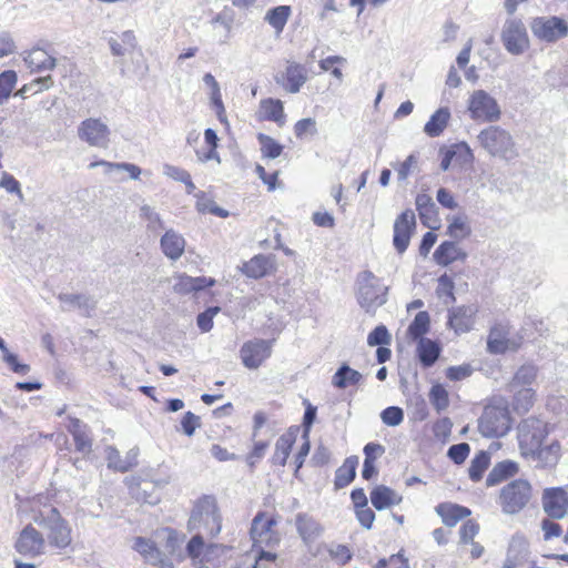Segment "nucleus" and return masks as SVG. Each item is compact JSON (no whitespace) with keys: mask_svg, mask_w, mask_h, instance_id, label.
I'll return each mask as SVG.
<instances>
[{"mask_svg":"<svg viewBox=\"0 0 568 568\" xmlns=\"http://www.w3.org/2000/svg\"><path fill=\"white\" fill-rule=\"evenodd\" d=\"M99 165H102L106 169V173H111L112 171H126L129 174H130V178L132 180H138L140 174H141V169L133 164V163H126V162H122V163H111V162H106V161H97V162H92L90 164V168H95V166H99Z\"/></svg>","mask_w":568,"mask_h":568,"instance_id":"45","label":"nucleus"},{"mask_svg":"<svg viewBox=\"0 0 568 568\" xmlns=\"http://www.w3.org/2000/svg\"><path fill=\"white\" fill-rule=\"evenodd\" d=\"M449 149L460 164H469L474 161L473 151L466 142L456 143Z\"/></svg>","mask_w":568,"mask_h":568,"instance_id":"56","label":"nucleus"},{"mask_svg":"<svg viewBox=\"0 0 568 568\" xmlns=\"http://www.w3.org/2000/svg\"><path fill=\"white\" fill-rule=\"evenodd\" d=\"M291 13L292 9L290 6H278L266 12L265 21L277 32H282Z\"/></svg>","mask_w":568,"mask_h":568,"instance_id":"40","label":"nucleus"},{"mask_svg":"<svg viewBox=\"0 0 568 568\" xmlns=\"http://www.w3.org/2000/svg\"><path fill=\"white\" fill-rule=\"evenodd\" d=\"M357 466V456H349L344 460L335 473L334 485L337 489L348 486L355 479Z\"/></svg>","mask_w":568,"mask_h":568,"instance_id":"32","label":"nucleus"},{"mask_svg":"<svg viewBox=\"0 0 568 568\" xmlns=\"http://www.w3.org/2000/svg\"><path fill=\"white\" fill-rule=\"evenodd\" d=\"M234 20V11L230 8H224L211 20L213 30L220 34V42L225 43L230 39Z\"/></svg>","mask_w":568,"mask_h":568,"instance_id":"29","label":"nucleus"},{"mask_svg":"<svg viewBox=\"0 0 568 568\" xmlns=\"http://www.w3.org/2000/svg\"><path fill=\"white\" fill-rule=\"evenodd\" d=\"M105 452H106V462H108L109 468H112V469L121 471V473L128 471V466L125 465V460L123 457H121L120 452L115 447L108 446Z\"/></svg>","mask_w":568,"mask_h":568,"instance_id":"57","label":"nucleus"},{"mask_svg":"<svg viewBox=\"0 0 568 568\" xmlns=\"http://www.w3.org/2000/svg\"><path fill=\"white\" fill-rule=\"evenodd\" d=\"M24 61L33 71L53 70L57 65V60L40 48H34L28 52Z\"/></svg>","mask_w":568,"mask_h":568,"instance_id":"30","label":"nucleus"},{"mask_svg":"<svg viewBox=\"0 0 568 568\" xmlns=\"http://www.w3.org/2000/svg\"><path fill=\"white\" fill-rule=\"evenodd\" d=\"M221 308L219 306H211L204 312L200 313L196 317L197 327L203 332L207 333L213 328V318Z\"/></svg>","mask_w":568,"mask_h":568,"instance_id":"55","label":"nucleus"},{"mask_svg":"<svg viewBox=\"0 0 568 568\" xmlns=\"http://www.w3.org/2000/svg\"><path fill=\"white\" fill-rule=\"evenodd\" d=\"M518 471V466L515 462L504 460L494 466L486 478L487 486H495L500 481L514 476Z\"/></svg>","mask_w":568,"mask_h":568,"instance_id":"37","label":"nucleus"},{"mask_svg":"<svg viewBox=\"0 0 568 568\" xmlns=\"http://www.w3.org/2000/svg\"><path fill=\"white\" fill-rule=\"evenodd\" d=\"M508 332L503 325H495L491 327L488 341L487 349L491 354H503L508 349H516L519 344L507 337Z\"/></svg>","mask_w":568,"mask_h":568,"instance_id":"26","label":"nucleus"},{"mask_svg":"<svg viewBox=\"0 0 568 568\" xmlns=\"http://www.w3.org/2000/svg\"><path fill=\"white\" fill-rule=\"evenodd\" d=\"M449 119L450 112L448 108L438 109L425 124L424 132L430 138L439 136L446 129Z\"/></svg>","mask_w":568,"mask_h":568,"instance_id":"36","label":"nucleus"},{"mask_svg":"<svg viewBox=\"0 0 568 568\" xmlns=\"http://www.w3.org/2000/svg\"><path fill=\"white\" fill-rule=\"evenodd\" d=\"M295 526L305 545L313 544L324 531L323 526L313 516L306 513H298L296 515Z\"/></svg>","mask_w":568,"mask_h":568,"instance_id":"22","label":"nucleus"},{"mask_svg":"<svg viewBox=\"0 0 568 568\" xmlns=\"http://www.w3.org/2000/svg\"><path fill=\"white\" fill-rule=\"evenodd\" d=\"M430 317L426 311H420L416 314L414 321L409 324L407 333L413 339L424 338L429 329Z\"/></svg>","mask_w":568,"mask_h":568,"instance_id":"42","label":"nucleus"},{"mask_svg":"<svg viewBox=\"0 0 568 568\" xmlns=\"http://www.w3.org/2000/svg\"><path fill=\"white\" fill-rule=\"evenodd\" d=\"M477 312L478 308L475 305L456 307L449 311L448 323L456 333H466L471 329Z\"/></svg>","mask_w":568,"mask_h":568,"instance_id":"23","label":"nucleus"},{"mask_svg":"<svg viewBox=\"0 0 568 568\" xmlns=\"http://www.w3.org/2000/svg\"><path fill=\"white\" fill-rule=\"evenodd\" d=\"M44 545L43 536L34 527L28 525L20 532L14 548L20 555L34 558L43 554Z\"/></svg>","mask_w":568,"mask_h":568,"instance_id":"14","label":"nucleus"},{"mask_svg":"<svg viewBox=\"0 0 568 568\" xmlns=\"http://www.w3.org/2000/svg\"><path fill=\"white\" fill-rule=\"evenodd\" d=\"M531 497V486L527 480L516 479L503 487L499 503L505 514H518Z\"/></svg>","mask_w":568,"mask_h":568,"instance_id":"5","label":"nucleus"},{"mask_svg":"<svg viewBox=\"0 0 568 568\" xmlns=\"http://www.w3.org/2000/svg\"><path fill=\"white\" fill-rule=\"evenodd\" d=\"M196 196V209L201 213H211L220 217H227L229 212L215 204L213 200L206 196L204 192H199Z\"/></svg>","mask_w":568,"mask_h":568,"instance_id":"47","label":"nucleus"},{"mask_svg":"<svg viewBox=\"0 0 568 568\" xmlns=\"http://www.w3.org/2000/svg\"><path fill=\"white\" fill-rule=\"evenodd\" d=\"M529 544L521 535H514L509 541L506 559L501 568H516L527 561L529 556Z\"/></svg>","mask_w":568,"mask_h":568,"instance_id":"21","label":"nucleus"},{"mask_svg":"<svg viewBox=\"0 0 568 568\" xmlns=\"http://www.w3.org/2000/svg\"><path fill=\"white\" fill-rule=\"evenodd\" d=\"M392 336L385 325L376 326L367 336V344L369 346L389 345Z\"/></svg>","mask_w":568,"mask_h":568,"instance_id":"52","label":"nucleus"},{"mask_svg":"<svg viewBox=\"0 0 568 568\" xmlns=\"http://www.w3.org/2000/svg\"><path fill=\"white\" fill-rule=\"evenodd\" d=\"M436 513L440 516L443 523L448 527H454L456 524L468 517L471 511L469 508L457 505L443 503L436 507Z\"/></svg>","mask_w":568,"mask_h":568,"instance_id":"28","label":"nucleus"},{"mask_svg":"<svg viewBox=\"0 0 568 568\" xmlns=\"http://www.w3.org/2000/svg\"><path fill=\"white\" fill-rule=\"evenodd\" d=\"M213 285H215V280L213 277H192L186 274H180L175 277L173 291L179 295H195L197 292H201Z\"/></svg>","mask_w":568,"mask_h":568,"instance_id":"20","label":"nucleus"},{"mask_svg":"<svg viewBox=\"0 0 568 568\" xmlns=\"http://www.w3.org/2000/svg\"><path fill=\"white\" fill-rule=\"evenodd\" d=\"M261 109L264 113V119L277 123L278 126H283L285 124L284 106L281 100H263L261 102Z\"/></svg>","mask_w":568,"mask_h":568,"instance_id":"39","label":"nucleus"},{"mask_svg":"<svg viewBox=\"0 0 568 568\" xmlns=\"http://www.w3.org/2000/svg\"><path fill=\"white\" fill-rule=\"evenodd\" d=\"M203 82L209 85L212 90L211 99L216 108V112L220 115L221 112L224 111V105L221 99L220 85L215 78L211 73H205L203 77Z\"/></svg>","mask_w":568,"mask_h":568,"instance_id":"54","label":"nucleus"},{"mask_svg":"<svg viewBox=\"0 0 568 568\" xmlns=\"http://www.w3.org/2000/svg\"><path fill=\"white\" fill-rule=\"evenodd\" d=\"M356 300L359 306L368 314L387 302L388 286L373 272L363 271L356 277Z\"/></svg>","mask_w":568,"mask_h":568,"instance_id":"3","label":"nucleus"},{"mask_svg":"<svg viewBox=\"0 0 568 568\" xmlns=\"http://www.w3.org/2000/svg\"><path fill=\"white\" fill-rule=\"evenodd\" d=\"M140 216L148 222V227L151 230H156L161 226L159 214L148 204L140 207Z\"/></svg>","mask_w":568,"mask_h":568,"instance_id":"63","label":"nucleus"},{"mask_svg":"<svg viewBox=\"0 0 568 568\" xmlns=\"http://www.w3.org/2000/svg\"><path fill=\"white\" fill-rule=\"evenodd\" d=\"M78 134L91 146L105 149L109 145L110 130L100 119L84 120L78 129Z\"/></svg>","mask_w":568,"mask_h":568,"instance_id":"13","label":"nucleus"},{"mask_svg":"<svg viewBox=\"0 0 568 568\" xmlns=\"http://www.w3.org/2000/svg\"><path fill=\"white\" fill-rule=\"evenodd\" d=\"M363 375L343 363L332 377V385L336 388L344 389L348 386L357 385L362 382Z\"/></svg>","mask_w":568,"mask_h":568,"instance_id":"31","label":"nucleus"},{"mask_svg":"<svg viewBox=\"0 0 568 568\" xmlns=\"http://www.w3.org/2000/svg\"><path fill=\"white\" fill-rule=\"evenodd\" d=\"M277 84H281L287 92L297 93L307 81L306 69L298 63H290L285 72L275 77Z\"/></svg>","mask_w":568,"mask_h":568,"instance_id":"17","label":"nucleus"},{"mask_svg":"<svg viewBox=\"0 0 568 568\" xmlns=\"http://www.w3.org/2000/svg\"><path fill=\"white\" fill-rule=\"evenodd\" d=\"M194 532V536L189 540L186 545V554L193 560H200V562H203L202 557L205 554L206 547L205 539L209 537L202 532Z\"/></svg>","mask_w":568,"mask_h":568,"instance_id":"46","label":"nucleus"},{"mask_svg":"<svg viewBox=\"0 0 568 568\" xmlns=\"http://www.w3.org/2000/svg\"><path fill=\"white\" fill-rule=\"evenodd\" d=\"M416 226L415 214L412 210L404 211L394 223L395 248H407L410 235Z\"/></svg>","mask_w":568,"mask_h":568,"instance_id":"18","label":"nucleus"},{"mask_svg":"<svg viewBox=\"0 0 568 568\" xmlns=\"http://www.w3.org/2000/svg\"><path fill=\"white\" fill-rule=\"evenodd\" d=\"M440 354L439 345L429 338H420L417 344V356L424 367L433 366Z\"/></svg>","mask_w":568,"mask_h":568,"instance_id":"33","label":"nucleus"},{"mask_svg":"<svg viewBox=\"0 0 568 568\" xmlns=\"http://www.w3.org/2000/svg\"><path fill=\"white\" fill-rule=\"evenodd\" d=\"M17 82V73L8 70L0 73V104L7 101Z\"/></svg>","mask_w":568,"mask_h":568,"instance_id":"49","label":"nucleus"},{"mask_svg":"<svg viewBox=\"0 0 568 568\" xmlns=\"http://www.w3.org/2000/svg\"><path fill=\"white\" fill-rule=\"evenodd\" d=\"M402 500V495L385 485H378L371 491V503L377 510L399 505Z\"/></svg>","mask_w":568,"mask_h":568,"instance_id":"27","label":"nucleus"},{"mask_svg":"<svg viewBox=\"0 0 568 568\" xmlns=\"http://www.w3.org/2000/svg\"><path fill=\"white\" fill-rule=\"evenodd\" d=\"M514 394V406L517 410L527 412L534 404L535 390L532 387L509 389Z\"/></svg>","mask_w":568,"mask_h":568,"instance_id":"43","label":"nucleus"},{"mask_svg":"<svg viewBox=\"0 0 568 568\" xmlns=\"http://www.w3.org/2000/svg\"><path fill=\"white\" fill-rule=\"evenodd\" d=\"M294 133L298 139L306 135H315L317 133L316 121L312 118H305L297 121L294 125Z\"/></svg>","mask_w":568,"mask_h":568,"instance_id":"58","label":"nucleus"},{"mask_svg":"<svg viewBox=\"0 0 568 568\" xmlns=\"http://www.w3.org/2000/svg\"><path fill=\"white\" fill-rule=\"evenodd\" d=\"M501 42L510 54L519 55L530 45L527 29L519 18H508L501 30Z\"/></svg>","mask_w":568,"mask_h":568,"instance_id":"7","label":"nucleus"},{"mask_svg":"<svg viewBox=\"0 0 568 568\" xmlns=\"http://www.w3.org/2000/svg\"><path fill=\"white\" fill-rule=\"evenodd\" d=\"M108 43L113 55L123 57L126 52L135 49L136 38L133 31L126 30L119 38H110Z\"/></svg>","mask_w":568,"mask_h":568,"instance_id":"34","label":"nucleus"},{"mask_svg":"<svg viewBox=\"0 0 568 568\" xmlns=\"http://www.w3.org/2000/svg\"><path fill=\"white\" fill-rule=\"evenodd\" d=\"M273 341L254 338L245 342L240 349L242 364L248 369H257L272 354Z\"/></svg>","mask_w":568,"mask_h":568,"instance_id":"11","label":"nucleus"},{"mask_svg":"<svg viewBox=\"0 0 568 568\" xmlns=\"http://www.w3.org/2000/svg\"><path fill=\"white\" fill-rule=\"evenodd\" d=\"M467 109L470 118L478 122H496L501 114L496 99L484 90H476L471 93Z\"/></svg>","mask_w":568,"mask_h":568,"instance_id":"8","label":"nucleus"},{"mask_svg":"<svg viewBox=\"0 0 568 568\" xmlns=\"http://www.w3.org/2000/svg\"><path fill=\"white\" fill-rule=\"evenodd\" d=\"M480 146L494 158L511 161L519 155L516 142L509 131L499 125H489L477 135Z\"/></svg>","mask_w":568,"mask_h":568,"instance_id":"4","label":"nucleus"},{"mask_svg":"<svg viewBox=\"0 0 568 568\" xmlns=\"http://www.w3.org/2000/svg\"><path fill=\"white\" fill-rule=\"evenodd\" d=\"M276 268V260L272 253H260L250 261L243 263L241 271L250 278H262L270 275Z\"/></svg>","mask_w":568,"mask_h":568,"instance_id":"16","label":"nucleus"},{"mask_svg":"<svg viewBox=\"0 0 568 568\" xmlns=\"http://www.w3.org/2000/svg\"><path fill=\"white\" fill-rule=\"evenodd\" d=\"M513 427V418L507 400L495 398L487 404L478 418V430L487 438L506 436Z\"/></svg>","mask_w":568,"mask_h":568,"instance_id":"1","label":"nucleus"},{"mask_svg":"<svg viewBox=\"0 0 568 568\" xmlns=\"http://www.w3.org/2000/svg\"><path fill=\"white\" fill-rule=\"evenodd\" d=\"M437 295L440 298L448 297L452 302L455 301L454 282L447 274H443L438 278Z\"/></svg>","mask_w":568,"mask_h":568,"instance_id":"61","label":"nucleus"},{"mask_svg":"<svg viewBox=\"0 0 568 568\" xmlns=\"http://www.w3.org/2000/svg\"><path fill=\"white\" fill-rule=\"evenodd\" d=\"M133 549L151 564H155L161 556V552L156 548L155 544L144 537H136L134 539Z\"/></svg>","mask_w":568,"mask_h":568,"instance_id":"41","label":"nucleus"},{"mask_svg":"<svg viewBox=\"0 0 568 568\" xmlns=\"http://www.w3.org/2000/svg\"><path fill=\"white\" fill-rule=\"evenodd\" d=\"M542 507L549 517L555 519L564 518L568 511L567 493L560 487L545 489Z\"/></svg>","mask_w":568,"mask_h":568,"instance_id":"15","label":"nucleus"},{"mask_svg":"<svg viewBox=\"0 0 568 568\" xmlns=\"http://www.w3.org/2000/svg\"><path fill=\"white\" fill-rule=\"evenodd\" d=\"M429 400L437 412H442L448 407V393L440 384H436L430 388Z\"/></svg>","mask_w":568,"mask_h":568,"instance_id":"50","label":"nucleus"},{"mask_svg":"<svg viewBox=\"0 0 568 568\" xmlns=\"http://www.w3.org/2000/svg\"><path fill=\"white\" fill-rule=\"evenodd\" d=\"M478 531L479 525L474 520H467L459 529L460 541L464 544L473 542Z\"/></svg>","mask_w":568,"mask_h":568,"instance_id":"64","label":"nucleus"},{"mask_svg":"<svg viewBox=\"0 0 568 568\" xmlns=\"http://www.w3.org/2000/svg\"><path fill=\"white\" fill-rule=\"evenodd\" d=\"M187 529L189 531L202 532L210 538L220 534L222 519L216 499L213 496L204 495L195 501L187 521Z\"/></svg>","mask_w":568,"mask_h":568,"instance_id":"2","label":"nucleus"},{"mask_svg":"<svg viewBox=\"0 0 568 568\" xmlns=\"http://www.w3.org/2000/svg\"><path fill=\"white\" fill-rule=\"evenodd\" d=\"M532 34L545 42L552 43L568 36V23L560 17H537L530 23Z\"/></svg>","mask_w":568,"mask_h":568,"instance_id":"9","label":"nucleus"},{"mask_svg":"<svg viewBox=\"0 0 568 568\" xmlns=\"http://www.w3.org/2000/svg\"><path fill=\"white\" fill-rule=\"evenodd\" d=\"M43 525L49 529L48 540L51 546L59 549L70 546L71 529L55 508H52L48 517L43 519Z\"/></svg>","mask_w":568,"mask_h":568,"instance_id":"12","label":"nucleus"},{"mask_svg":"<svg viewBox=\"0 0 568 568\" xmlns=\"http://www.w3.org/2000/svg\"><path fill=\"white\" fill-rule=\"evenodd\" d=\"M490 463V456L487 452L480 450L471 460L468 474L473 481L481 479L483 474L488 468Z\"/></svg>","mask_w":568,"mask_h":568,"instance_id":"44","label":"nucleus"},{"mask_svg":"<svg viewBox=\"0 0 568 568\" xmlns=\"http://www.w3.org/2000/svg\"><path fill=\"white\" fill-rule=\"evenodd\" d=\"M537 377V367L534 365H523L515 373L513 379L509 383V389H516L519 387H532L534 382Z\"/></svg>","mask_w":568,"mask_h":568,"instance_id":"38","label":"nucleus"},{"mask_svg":"<svg viewBox=\"0 0 568 568\" xmlns=\"http://www.w3.org/2000/svg\"><path fill=\"white\" fill-rule=\"evenodd\" d=\"M277 521L273 517H266L264 511H258L252 520L251 538L254 547L273 548L280 542L277 531L274 529Z\"/></svg>","mask_w":568,"mask_h":568,"instance_id":"10","label":"nucleus"},{"mask_svg":"<svg viewBox=\"0 0 568 568\" xmlns=\"http://www.w3.org/2000/svg\"><path fill=\"white\" fill-rule=\"evenodd\" d=\"M382 422L387 426H398L404 420V412L398 406H389L381 413Z\"/></svg>","mask_w":568,"mask_h":568,"instance_id":"53","label":"nucleus"},{"mask_svg":"<svg viewBox=\"0 0 568 568\" xmlns=\"http://www.w3.org/2000/svg\"><path fill=\"white\" fill-rule=\"evenodd\" d=\"M295 439V434L292 432H287L277 438L275 444V450L272 456V463L274 465L284 466L286 464V460L291 454Z\"/></svg>","mask_w":568,"mask_h":568,"instance_id":"35","label":"nucleus"},{"mask_svg":"<svg viewBox=\"0 0 568 568\" xmlns=\"http://www.w3.org/2000/svg\"><path fill=\"white\" fill-rule=\"evenodd\" d=\"M548 435L547 424L537 418L528 417L518 425V444L524 456L526 453H534Z\"/></svg>","mask_w":568,"mask_h":568,"instance_id":"6","label":"nucleus"},{"mask_svg":"<svg viewBox=\"0 0 568 568\" xmlns=\"http://www.w3.org/2000/svg\"><path fill=\"white\" fill-rule=\"evenodd\" d=\"M58 300L61 302V311L70 312L78 310L85 317H90L97 306V302L85 294L60 293Z\"/></svg>","mask_w":568,"mask_h":568,"instance_id":"19","label":"nucleus"},{"mask_svg":"<svg viewBox=\"0 0 568 568\" xmlns=\"http://www.w3.org/2000/svg\"><path fill=\"white\" fill-rule=\"evenodd\" d=\"M184 239L174 231H168L161 239V248H184Z\"/></svg>","mask_w":568,"mask_h":568,"instance_id":"62","label":"nucleus"},{"mask_svg":"<svg viewBox=\"0 0 568 568\" xmlns=\"http://www.w3.org/2000/svg\"><path fill=\"white\" fill-rule=\"evenodd\" d=\"M524 457L535 463L536 467L551 468L556 466L559 460L560 445L556 442L547 446L540 445L534 453H526Z\"/></svg>","mask_w":568,"mask_h":568,"instance_id":"24","label":"nucleus"},{"mask_svg":"<svg viewBox=\"0 0 568 568\" xmlns=\"http://www.w3.org/2000/svg\"><path fill=\"white\" fill-rule=\"evenodd\" d=\"M53 85V79L51 75H45L32 80L30 83L24 84L17 94L22 98L27 97V93L34 90V93L41 92L42 90L50 89Z\"/></svg>","mask_w":568,"mask_h":568,"instance_id":"51","label":"nucleus"},{"mask_svg":"<svg viewBox=\"0 0 568 568\" xmlns=\"http://www.w3.org/2000/svg\"><path fill=\"white\" fill-rule=\"evenodd\" d=\"M257 140L261 145V152L263 156L267 159H276L282 154L283 145L275 141L273 138L264 133H258Z\"/></svg>","mask_w":568,"mask_h":568,"instance_id":"48","label":"nucleus"},{"mask_svg":"<svg viewBox=\"0 0 568 568\" xmlns=\"http://www.w3.org/2000/svg\"><path fill=\"white\" fill-rule=\"evenodd\" d=\"M466 254L463 251H434L433 254L434 261L443 266H446L456 260H464Z\"/></svg>","mask_w":568,"mask_h":568,"instance_id":"59","label":"nucleus"},{"mask_svg":"<svg viewBox=\"0 0 568 568\" xmlns=\"http://www.w3.org/2000/svg\"><path fill=\"white\" fill-rule=\"evenodd\" d=\"M67 428L73 437L75 449L83 455L90 454L92 450V438L88 425L78 418H71Z\"/></svg>","mask_w":568,"mask_h":568,"instance_id":"25","label":"nucleus"},{"mask_svg":"<svg viewBox=\"0 0 568 568\" xmlns=\"http://www.w3.org/2000/svg\"><path fill=\"white\" fill-rule=\"evenodd\" d=\"M470 447L467 443L452 445L448 448L447 456L457 465L463 464L468 457Z\"/></svg>","mask_w":568,"mask_h":568,"instance_id":"60","label":"nucleus"}]
</instances>
